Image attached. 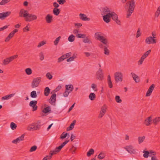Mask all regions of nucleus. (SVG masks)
<instances>
[{"mask_svg": "<svg viewBox=\"0 0 160 160\" xmlns=\"http://www.w3.org/2000/svg\"><path fill=\"white\" fill-rule=\"evenodd\" d=\"M26 74L28 75H30L32 74V69L29 68H27L25 70Z\"/></svg>", "mask_w": 160, "mask_h": 160, "instance_id": "obj_34", "label": "nucleus"}, {"mask_svg": "<svg viewBox=\"0 0 160 160\" xmlns=\"http://www.w3.org/2000/svg\"><path fill=\"white\" fill-rule=\"evenodd\" d=\"M86 35L83 34H78L77 35V37L78 38H84Z\"/></svg>", "mask_w": 160, "mask_h": 160, "instance_id": "obj_54", "label": "nucleus"}, {"mask_svg": "<svg viewBox=\"0 0 160 160\" xmlns=\"http://www.w3.org/2000/svg\"><path fill=\"white\" fill-rule=\"evenodd\" d=\"M131 74L133 80L136 83L139 82H140V79L139 77L137 75H136L135 73L133 72H131Z\"/></svg>", "mask_w": 160, "mask_h": 160, "instance_id": "obj_22", "label": "nucleus"}, {"mask_svg": "<svg viewBox=\"0 0 160 160\" xmlns=\"http://www.w3.org/2000/svg\"><path fill=\"white\" fill-rule=\"evenodd\" d=\"M51 111L50 107V106H48L45 108L43 110L42 112L45 113H47Z\"/></svg>", "mask_w": 160, "mask_h": 160, "instance_id": "obj_41", "label": "nucleus"}, {"mask_svg": "<svg viewBox=\"0 0 160 160\" xmlns=\"http://www.w3.org/2000/svg\"><path fill=\"white\" fill-rule=\"evenodd\" d=\"M124 148L131 154H135L136 152L135 150L133 148V147L132 145L126 146Z\"/></svg>", "mask_w": 160, "mask_h": 160, "instance_id": "obj_15", "label": "nucleus"}, {"mask_svg": "<svg viewBox=\"0 0 160 160\" xmlns=\"http://www.w3.org/2000/svg\"><path fill=\"white\" fill-rule=\"evenodd\" d=\"M66 90H67L70 92L72 91L73 89V87L72 85H66L65 86Z\"/></svg>", "mask_w": 160, "mask_h": 160, "instance_id": "obj_28", "label": "nucleus"}, {"mask_svg": "<svg viewBox=\"0 0 160 160\" xmlns=\"http://www.w3.org/2000/svg\"><path fill=\"white\" fill-rule=\"evenodd\" d=\"M155 37L149 36L146 38L145 43L148 44H155L157 42Z\"/></svg>", "mask_w": 160, "mask_h": 160, "instance_id": "obj_5", "label": "nucleus"}, {"mask_svg": "<svg viewBox=\"0 0 160 160\" xmlns=\"http://www.w3.org/2000/svg\"><path fill=\"white\" fill-rule=\"evenodd\" d=\"M61 38V37L59 36L54 41V42H53L54 45H58Z\"/></svg>", "mask_w": 160, "mask_h": 160, "instance_id": "obj_49", "label": "nucleus"}, {"mask_svg": "<svg viewBox=\"0 0 160 160\" xmlns=\"http://www.w3.org/2000/svg\"><path fill=\"white\" fill-rule=\"evenodd\" d=\"M145 138V136L139 137H138V142L139 144H141L142 142Z\"/></svg>", "mask_w": 160, "mask_h": 160, "instance_id": "obj_39", "label": "nucleus"}, {"mask_svg": "<svg viewBox=\"0 0 160 160\" xmlns=\"http://www.w3.org/2000/svg\"><path fill=\"white\" fill-rule=\"evenodd\" d=\"M145 58L143 57V56H142L139 60L138 62V64L139 65H142Z\"/></svg>", "mask_w": 160, "mask_h": 160, "instance_id": "obj_45", "label": "nucleus"}, {"mask_svg": "<svg viewBox=\"0 0 160 160\" xmlns=\"http://www.w3.org/2000/svg\"><path fill=\"white\" fill-rule=\"evenodd\" d=\"M96 78L97 80H102L103 79V74L102 70L100 68L96 72Z\"/></svg>", "mask_w": 160, "mask_h": 160, "instance_id": "obj_9", "label": "nucleus"}, {"mask_svg": "<svg viewBox=\"0 0 160 160\" xmlns=\"http://www.w3.org/2000/svg\"><path fill=\"white\" fill-rule=\"evenodd\" d=\"M95 37L98 40L101 41L104 46H108L109 43L108 39L102 35V34L100 32L95 33Z\"/></svg>", "mask_w": 160, "mask_h": 160, "instance_id": "obj_2", "label": "nucleus"}, {"mask_svg": "<svg viewBox=\"0 0 160 160\" xmlns=\"http://www.w3.org/2000/svg\"><path fill=\"white\" fill-rule=\"evenodd\" d=\"M41 81V78L38 77L33 79L31 83L32 88H34L38 87Z\"/></svg>", "mask_w": 160, "mask_h": 160, "instance_id": "obj_6", "label": "nucleus"}, {"mask_svg": "<svg viewBox=\"0 0 160 160\" xmlns=\"http://www.w3.org/2000/svg\"><path fill=\"white\" fill-rule=\"evenodd\" d=\"M11 13L10 11L3 12L0 13V19L4 20L6 17L9 16Z\"/></svg>", "mask_w": 160, "mask_h": 160, "instance_id": "obj_16", "label": "nucleus"}, {"mask_svg": "<svg viewBox=\"0 0 160 160\" xmlns=\"http://www.w3.org/2000/svg\"><path fill=\"white\" fill-rule=\"evenodd\" d=\"M17 125L16 124L13 122H11L10 124V127L12 130H15L16 128Z\"/></svg>", "mask_w": 160, "mask_h": 160, "instance_id": "obj_46", "label": "nucleus"}, {"mask_svg": "<svg viewBox=\"0 0 160 160\" xmlns=\"http://www.w3.org/2000/svg\"><path fill=\"white\" fill-rule=\"evenodd\" d=\"M60 10L58 8H54L53 10V13L56 16H58L60 13Z\"/></svg>", "mask_w": 160, "mask_h": 160, "instance_id": "obj_32", "label": "nucleus"}, {"mask_svg": "<svg viewBox=\"0 0 160 160\" xmlns=\"http://www.w3.org/2000/svg\"><path fill=\"white\" fill-rule=\"evenodd\" d=\"M14 35L13 33L11 32L5 39V42H9V40L14 36Z\"/></svg>", "mask_w": 160, "mask_h": 160, "instance_id": "obj_27", "label": "nucleus"}, {"mask_svg": "<svg viewBox=\"0 0 160 160\" xmlns=\"http://www.w3.org/2000/svg\"><path fill=\"white\" fill-rule=\"evenodd\" d=\"M108 82L109 87L110 88L112 87V84L111 80V77L110 75L108 76Z\"/></svg>", "mask_w": 160, "mask_h": 160, "instance_id": "obj_30", "label": "nucleus"}, {"mask_svg": "<svg viewBox=\"0 0 160 160\" xmlns=\"http://www.w3.org/2000/svg\"><path fill=\"white\" fill-rule=\"evenodd\" d=\"M70 92H69V91H68L67 90H66V89H65L64 92L63 93V96L65 97H67L68 96Z\"/></svg>", "mask_w": 160, "mask_h": 160, "instance_id": "obj_62", "label": "nucleus"}, {"mask_svg": "<svg viewBox=\"0 0 160 160\" xmlns=\"http://www.w3.org/2000/svg\"><path fill=\"white\" fill-rule=\"evenodd\" d=\"M2 65H6L9 64L10 62L8 58H7L2 61Z\"/></svg>", "mask_w": 160, "mask_h": 160, "instance_id": "obj_37", "label": "nucleus"}, {"mask_svg": "<svg viewBox=\"0 0 160 160\" xmlns=\"http://www.w3.org/2000/svg\"><path fill=\"white\" fill-rule=\"evenodd\" d=\"M83 41L85 43H92L91 41L88 37H85L83 40Z\"/></svg>", "mask_w": 160, "mask_h": 160, "instance_id": "obj_44", "label": "nucleus"}, {"mask_svg": "<svg viewBox=\"0 0 160 160\" xmlns=\"http://www.w3.org/2000/svg\"><path fill=\"white\" fill-rule=\"evenodd\" d=\"M65 59V56L64 55L60 57L58 59V62H60L63 61Z\"/></svg>", "mask_w": 160, "mask_h": 160, "instance_id": "obj_57", "label": "nucleus"}, {"mask_svg": "<svg viewBox=\"0 0 160 160\" xmlns=\"http://www.w3.org/2000/svg\"><path fill=\"white\" fill-rule=\"evenodd\" d=\"M74 125L73 124H71L70 126L67 128V131H69L72 130L74 128Z\"/></svg>", "mask_w": 160, "mask_h": 160, "instance_id": "obj_60", "label": "nucleus"}, {"mask_svg": "<svg viewBox=\"0 0 160 160\" xmlns=\"http://www.w3.org/2000/svg\"><path fill=\"white\" fill-rule=\"evenodd\" d=\"M15 95V93L11 94L5 96L2 98V100H8L10 99Z\"/></svg>", "mask_w": 160, "mask_h": 160, "instance_id": "obj_26", "label": "nucleus"}, {"mask_svg": "<svg viewBox=\"0 0 160 160\" xmlns=\"http://www.w3.org/2000/svg\"><path fill=\"white\" fill-rule=\"evenodd\" d=\"M110 17L119 25H121V22L118 19V15L114 12H111L110 13Z\"/></svg>", "mask_w": 160, "mask_h": 160, "instance_id": "obj_10", "label": "nucleus"}, {"mask_svg": "<svg viewBox=\"0 0 160 160\" xmlns=\"http://www.w3.org/2000/svg\"><path fill=\"white\" fill-rule=\"evenodd\" d=\"M76 56L75 55V54H74L73 55L70 57L67 60V62H69L71 61H72L74 60V59L76 58Z\"/></svg>", "mask_w": 160, "mask_h": 160, "instance_id": "obj_47", "label": "nucleus"}, {"mask_svg": "<svg viewBox=\"0 0 160 160\" xmlns=\"http://www.w3.org/2000/svg\"><path fill=\"white\" fill-rule=\"evenodd\" d=\"M128 7L127 10L126 18H128L131 16L132 14L134 11V10L135 6V2L134 0H131L128 2L126 4L125 8Z\"/></svg>", "mask_w": 160, "mask_h": 160, "instance_id": "obj_1", "label": "nucleus"}, {"mask_svg": "<svg viewBox=\"0 0 160 160\" xmlns=\"http://www.w3.org/2000/svg\"><path fill=\"white\" fill-rule=\"evenodd\" d=\"M56 94L55 93L53 94L51 97L49 99V103L52 105L54 104L56 101Z\"/></svg>", "mask_w": 160, "mask_h": 160, "instance_id": "obj_19", "label": "nucleus"}, {"mask_svg": "<svg viewBox=\"0 0 160 160\" xmlns=\"http://www.w3.org/2000/svg\"><path fill=\"white\" fill-rule=\"evenodd\" d=\"M75 39V36L72 34H71L68 37V40L70 42H72L74 41Z\"/></svg>", "mask_w": 160, "mask_h": 160, "instance_id": "obj_36", "label": "nucleus"}, {"mask_svg": "<svg viewBox=\"0 0 160 160\" xmlns=\"http://www.w3.org/2000/svg\"><path fill=\"white\" fill-rule=\"evenodd\" d=\"M155 87V85L154 84H152L150 87L149 88L148 91H147L146 93V96L148 97L150 96L153 90Z\"/></svg>", "mask_w": 160, "mask_h": 160, "instance_id": "obj_20", "label": "nucleus"}, {"mask_svg": "<svg viewBox=\"0 0 160 160\" xmlns=\"http://www.w3.org/2000/svg\"><path fill=\"white\" fill-rule=\"evenodd\" d=\"M41 122L40 121H38L37 122L33 123L28 126L27 129L29 131H34L39 130L41 126Z\"/></svg>", "mask_w": 160, "mask_h": 160, "instance_id": "obj_3", "label": "nucleus"}, {"mask_svg": "<svg viewBox=\"0 0 160 160\" xmlns=\"http://www.w3.org/2000/svg\"><path fill=\"white\" fill-rule=\"evenodd\" d=\"M160 14V6L158 8L156 12L155 13V16L157 17H158Z\"/></svg>", "mask_w": 160, "mask_h": 160, "instance_id": "obj_59", "label": "nucleus"}, {"mask_svg": "<svg viewBox=\"0 0 160 160\" xmlns=\"http://www.w3.org/2000/svg\"><path fill=\"white\" fill-rule=\"evenodd\" d=\"M151 52V50H149L146 52L145 53H144L142 56H143V57H144L146 58L150 54Z\"/></svg>", "mask_w": 160, "mask_h": 160, "instance_id": "obj_52", "label": "nucleus"}, {"mask_svg": "<svg viewBox=\"0 0 160 160\" xmlns=\"http://www.w3.org/2000/svg\"><path fill=\"white\" fill-rule=\"evenodd\" d=\"M101 14L102 15H106V14H108L110 13V10L109 8L107 7L102 8H101Z\"/></svg>", "mask_w": 160, "mask_h": 160, "instance_id": "obj_13", "label": "nucleus"}, {"mask_svg": "<svg viewBox=\"0 0 160 160\" xmlns=\"http://www.w3.org/2000/svg\"><path fill=\"white\" fill-rule=\"evenodd\" d=\"M99 47L101 48L104 49V54L107 55H109L110 54V51L108 48V46H104L102 44H99Z\"/></svg>", "mask_w": 160, "mask_h": 160, "instance_id": "obj_14", "label": "nucleus"}, {"mask_svg": "<svg viewBox=\"0 0 160 160\" xmlns=\"http://www.w3.org/2000/svg\"><path fill=\"white\" fill-rule=\"evenodd\" d=\"M29 13L28 11L23 9H21L19 12V16L24 18L26 21V18H27Z\"/></svg>", "mask_w": 160, "mask_h": 160, "instance_id": "obj_8", "label": "nucleus"}, {"mask_svg": "<svg viewBox=\"0 0 160 160\" xmlns=\"http://www.w3.org/2000/svg\"><path fill=\"white\" fill-rule=\"evenodd\" d=\"M52 16L49 14H47L45 20L46 22L48 23H51L52 20Z\"/></svg>", "mask_w": 160, "mask_h": 160, "instance_id": "obj_24", "label": "nucleus"}, {"mask_svg": "<svg viewBox=\"0 0 160 160\" xmlns=\"http://www.w3.org/2000/svg\"><path fill=\"white\" fill-rule=\"evenodd\" d=\"M24 134H22L20 137L16 139L13 140L12 142L14 144H17L19 143L20 141H22L24 140Z\"/></svg>", "mask_w": 160, "mask_h": 160, "instance_id": "obj_18", "label": "nucleus"}, {"mask_svg": "<svg viewBox=\"0 0 160 160\" xmlns=\"http://www.w3.org/2000/svg\"><path fill=\"white\" fill-rule=\"evenodd\" d=\"M105 156V155L104 153L102 152H101L98 155V158L100 159H102L104 158Z\"/></svg>", "mask_w": 160, "mask_h": 160, "instance_id": "obj_33", "label": "nucleus"}, {"mask_svg": "<svg viewBox=\"0 0 160 160\" xmlns=\"http://www.w3.org/2000/svg\"><path fill=\"white\" fill-rule=\"evenodd\" d=\"M115 99L117 102L121 103L122 102V100L120 98V97L119 96H116Z\"/></svg>", "mask_w": 160, "mask_h": 160, "instance_id": "obj_56", "label": "nucleus"}, {"mask_svg": "<svg viewBox=\"0 0 160 160\" xmlns=\"http://www.w3.org/2000/svg\"><path fill=\"white\" fill-rule=\"evenodd\" d=\"M37 18V17L36 15L29 13L27 18H26V21L31 22L36 20Z\"/></svg>", "mask_w": 160, "mask_h": 160, "instance_id": "obj_12", "label": "nucleus"}, {"mask_svg": "<svg viewBox=\"0 0 160 160\" xmlns=\"http://www.w3.org/2000/svg\"><path fill=\"white\" fill-rule=\"evenodd\" d=\"M30 96L33 98H36L37 96L36 91H33L32 92H31Z\"/></svg>", "mask_w": 160, "mask_h": 160, "instance_id": "obj_42", "label": "nucleus"}, {"mask_svg": "<svg viewBox=\"0 0 160 160\" xmlns=\"http://www.w3.org/2000/svg\"><path fill=\"white\" fill-rule=\"evenodd\" d=\"M10 0H2L0 2V5H4L8 2H9Z\"/></svg>", "mask_w": 160, "mask_h": 160, "instance_id": "obj_53", "label": "nucleus"}, {"mask_svg": "<svg viewBox=\"0 0 160 160\" xmlns=\"http://www.w3.org/2000/svg\"><path fill=\"white\" fill-rule=\"evenodd\" d=\"M115 79L116 82H122V80L123 75L120 72H117L114 73Z\"/></svg>", "mask_w": 160, "mask_h": 160, "instance_id": "obj_7", "label": "nucleus"}, {"mask_svg": "<svg viewBox=\"0 0 160 160\" xmlns=\"http://www.w3.org/2000/svg\"><path fill=\"white\" fill-rule=\"evenodd\" d=\"M69 141V140H67L65 141L62 144L56 147L54 151H51L50 152V153H51L52 155L56 154L57 153L59 152L62 148Z\"/></svg>", "mask_w": 160, "mask_h": 160, "instance_id": "obj_4", "label": "nucleus"}, {"mask_svg": "<svg viewBox=\"0 0 160 160\" xmlns=\"http://www.w3.org/2000/svg\"><path fill=\"white\" fill-rule=\"evenodd\" d=\"M57 2L60 5H63L66 2V0H57Z\"/></svg>", "mask_w": 160, "mask_h": 160, "instance_id": "obj_64", "label": "nucleus"}, {"mask_svg": "<svg viewBox=\"0 0 160 160\" xmlns=\"http://www.w3.org/2000/svg\"><path fill=\"white\" fill-rule=\"evenodd\" d=\"M37 102V101H31L29 103V106L32 108V111H35L37 110L38 107L36 106Z\"/></svg>", "mask_w": 160, "mask_h": 160, "instance_id": "obj_17", "label": "nucleus"}, {"mask_svg": "<svg viewBox=\"0 0 160 160\" xmlns=\"http://www.w3.org/2000/svg\"><path fill=\"white\" fill-rule=\"evenodd\" d=\"M79 16L80 19L82 20L86 21H89L90 20V18H87L86 15L85 14L80 13L79 15Z\"/></svg>", "mask_w": 160, "mask_h": 160, "instance_id": "obj_23", "label": "nucleus"}, {"mask_svg": "<svg viewBox=\"0 0 160 160\" xmlns=\"http://www.w3.org/2000/svg\"><path fill=\"white\" fill-rule=\"evenodd\" d=\"M144 154H143V156L145 158H147L149 156V152L148 151L144 150L143 152Z\"/></svg>", "mask_w": 160, "mask_h": 160, "instance_id": "obj_40", "label": "nucleus"}, {"mask_svg": "<svg viewBox=\"0 0 160 160\" xmlns=\"http://www.w3.org/2000/svg\"><path fill=\"white\" fill-rule=\"evenodd\" d=\"M110 13L106 14V15H103V19L105 22L108 23L110 21Z\"/></svg>", "mask_w": 160, "mask_h": 160, "instance_id": "obj_21", "label": "nucleus"}, {"mask_svg": "<svg viewBox=\"0 0 160 160\" xmlns=\"http://www.w3.org/2000/svg\"><path fill=\"white\" fill-rule=\"evenodd\" d=\"M46 77L48 79L50 80L52 78V76L50 72H48L46 74Z\"/></svg>", "mask_w": 160, "mask_h": 160, "instance_id": "obj_63", "label": "nucleus"}, {"mask_svg": "<svg viewBox=\"0 0 160 160\" xmlns=\"http://www.w3.org/2000/svg\"><path fill=\"white\" fill-rule=\"evenodd\" d=\"M50 92V89L48 87H46L44 90V95L46 96H48Z\"/></svg>", "mask_w": 160, "mask_h": 160, "instance_id": "obj_29", "label": "nucleus"}, {"mask_svg": "<svg viewBox=\"0 0 160 160\" xmlns=\"http://www.w3.org/2000/svg\"><path fill=\"white\" fill-rule=\"evenodd\" d=\"M52 156L51 153H50V155L44 158L42 160H50L52 158Z\"/></svg>", "mask_w": 160, "mask_h": 160, "instance_id": "obj_51", "label": "nucleus"}, {"mask_svg": "<svg viewBox=\"0 0 160 160\" xmlns=\"http://www.w3.org/2000/svg\"><path fill=\"white\" fill-rule=\"evenodd\" d=\"M152 117L150 116L146 119L145 121V124L147 126H148L150 125L152 121Z\"/></svg>", "mask_w": 160, "mask_h": 160, "instance_id": "obj_25", "label": "nucleus"}, {"mask_svg": "<svg viewBox=\"0 0 160 160\" xmlns=\"http://www.w3.org/2000/svg\"><path fill=\"white\" fill-rule=\"evenodd\" d=\"M141 33L140 32V28H138L137 32L136 38H138L141 36Z\"/></svg>", "mask_w": 160, "mask_h": 160, "instance_id": "obj_55", "label": "nucleus"}, {"mask_svg": "<svg viewBox=\"0 0 160 160\" xmlns=\"http://www.w3.org/2000/svg\"><path fill=\"white\" fill-rule=\"evenodd\" d=\"M89 99L91 100H94L96 98V95L95 93H91L89 95Z\"/></svg>", "mask_w": 160, "mask_h": 160, "instance_id": "obj_35", "label": "nucleus"}, {"mask_svg": "<svg viewBox=\"0 0 160 160\" xmlns=\"http://www.w3.org/2000/svg\"><path fill=\"white\" fill-rule=\"evenodd\" d=\"M107 106L106 105H104L101 108L99 114L98 116L99 118H101L103 117L106 112Z\"/></svg>", "mask_w": 160, "mask_h": 160, "instance_id": "obj_11", "label": "nucleus"}, {"mask_svg": "<svg viewBox=\"0 0 160 160\" xmlns=\"http://www.w3.org/2000/svg\"><path fill=\"white\" fill-rule=\"evenodd\" d=\"M37 148V147L36 145H34L29 150V152H32L35 151L36 150Z\"/></svg>", "mask_w": 160, "mask_h": 160, "instance_id": "obj_50", "label": "nucleus"}, {"mask_svg": "<svg viewBox=\"0 0 160 160\" xmlns=\"http://www.w3.org/2000/svg\"><path fill=\"white\" fill-rule=\"evenodd\" d=\"M46 41H42L38 44L37 47L39 48L46 44Z\"/></svg>", "mask_w": 160, "mask_h": 160, "instance_id": "obj_48", "label": "nucleus"}, {"mask_svg": "<svg viewBox=\"0 0 160 160\" xmlns=\"http://www.w3.org/2000/svg\"><path fill=\"white\" fill-rule=\"evenodd\" d=\"M39 56L40 57V60L41 61H42L44 59V56L42 52H41L40 53Z\"/></svg>", "mask_w": 160, "mask_h": 160, "instance_id": "obj_61", "label": "nucleus"}, {"mask_svg": "<svg viewBox=\"0 0 160 160\" xmlns=\"http://www.w3.org/2000/svg\"><path fill=\"white\" fill-rule=\"evenodd\" d=\"M94 150L93 149L91 148L87 152V155L88 157H90L91 155L93 154Z\"/></svg>", "mask_w": 160, "mask_h": 160, "instance_id": "obj_38", "label": "nucleus"}, {"mask_svg": "<svg viewBox=\"0 0 160 160\" xmlns=\"http://www.w3.org/2000/svg\"><path fill=\"white\" fill-rule=\"evenodd\" d=\"M18 56V55H15L13 56L10 57L9 58H8L9 59V60H10V62L12 60H14V59L17 58Z\"/></svg>", "mask_w": 160, "mask_h": 160, "instance_id": "obj_58", "label": "nucleus"}, {"mask_svg": "<svg viewBox=\"0 0 160 160\" xmlns=\"http://www.w3.org/2000/svg\"><path fill=\"white\" fill-rule=\"evenodd\" d=\"M68 136V138L69 137V134L67 133H65L64 132H63L61 134L60 136V138L63 139L65 138L67 136Z\"/></svg>", "mask_w": 160, "mask_h": 160, "instance_id": "obj_43", "label": "nucleus"}, {"mask_svg": "<svg viewBox=\"0 0 160 160\" xmlns=\"http://www.w3.org/2000/svg\"><path fill=\"white\" fill-rule=\"evenodd\" d=\"M160 121V117H156L153 120V122L154 125H157L158 123Z\"/></svg>", "mask_w": 160, "mask_h": 160, "instance_id": "obj_31", "label": "nucleus"}]
</instances>
